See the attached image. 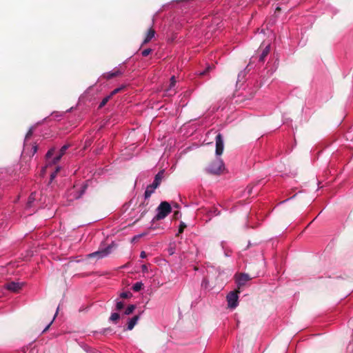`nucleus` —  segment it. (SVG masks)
Segmentation results:
<instances>
[{
	"mask_svg": "<svg viewBox=\"0 0 353 353\" xmlns=\"http://www.w3.org/2000/svg\"><path fill=\"white\" fill-rule=\"evenodd\" d=\"M224 170V163L219 158H216L206 168V171L212 174H220Z\"/></svg>",
	"mask_w": 353,
	"mask_h": 353,
	"instance_id": "f257e3e1",
	"label": "nucleus"
},
{
	"mask_svg": "<svg viewBox=\"0 0 353 353\" xmlns=\"http://www.w3.org/2000/svg\"><path fill=\"white\" fill-rule=\"evenodd\" d=\"M171 206L168 202H161L157 209L155 219L157 220L163 219L171 212Z\"/></svg>",
	"mask_w": 353,
	"mask_h": 353,
	"instance_id": "f03ea898",
	"label": "nucleus"
},
{
	"mask_svg": "<svg viewBox=\"0 0 353 353\" xmlns=\"http://www.w3.org/2000/svg\"><path fill=\"white\" fill-rule=\"evenodd\" d=\"M135 307H136L134 305H130L123 312L121 311L119 313H112V321H116L119 319L125 320L127 319L128 315H130L133 312V311L135 310Z\"/></svg>",
	"mask_w": 353,
	"mask_h": 353,
	"instance_id": "7ed1b4c3",
	"label": "nucleus"
},
{
	"mask_svg": "<svg viewBox=\"0 0 353 353\" xmlns=\"http://www.w3.org/2000/svg\"><path fill=\"white\" fill-rule=\"evenodd\" d=\"M86 189L85 185L81 186H76L74 185L72 189H70L68 192V197L70 201L74 199H78L81 197V196L84 194Z\"/></svg>",
	"mask_w": 353,
	"mask_h": 353,
	"instance_id": "20e7f679",
	"label": "nucleus"
},
{
	"mask_svg": "<svg viewBox=\"0 0 353 353\" xmlns=\"http://www.w3.org/2000/svg\"><path fill=\"white\" fill-rule=\"evenodd\" d=\"M110 253V245H108L103 248L99 249L97 251L88 254V258H95L97 260L103 259Z\"/></svg>",
	"mask_w": 353,
	"mask_h": 353,
	"instance_id": "39448f33",
	"label": "nucleus"
},
{
	"mask_svg": "<svg viewBox=\"0 0 353 353\" xmlns=\"http://www.w3.org/2000/svg\"><path fill=\"white\" fill-rule=\"evenodd\" d=\"M227 301L230 308H236L239 304V296L237 292H230L227 296Z\"/></svg>",
	"mask_w": 353,
	"mask_h": 353,
	"instance_id": "423d86ee",
	"label": "nucleus"
},
{
	"mask_svg": "<svg viewBox=\"0 0 353 353\" xmlns=\"http://www.w3.org/2000/svg\"><path fill=\"white\" fill-rule=\"evenodd\" d=\"M224 148V143L223 139L221 134L219 133L216 136V156H220L223 151Z\"/></svg>",
	"mask_w": 353,
	"mask_h": 353,
	"instance_id": "0eeeda50",
	"label": "nucleus"
},
{
	"mask_svg": "<svg viewBox=\"0 0 353 353\" xmlns=\"http://www.w3.org/2000/svg\"><path fill=\"white\" fill-rule=\"evenodd\" d=\"M23 283L20 282H10L6 285V288L13 292H17L23 286Z\"/></svg>",
	"mask_w": 353,
	"mask_h": 353,
	"instance_id": "6e6552de",
	"label": "nucleus"
},
{
	"mask_svg": "<svg viewBox=\"0 0 353 353\" xmlns=\"http://www.w3.org/2000/svg\"><path fill=\"white\" fill-rule=\"evenodd\" d=\"M250 279L248 274H241L236 278V285L239 288L245 285V283Z\"/></svg>",
	"mask_w": 353,
	"mask_h": 353,
	"instance_id": "1a4fd4ad",
	"label": "nucleus"
},
{
	"mask_svg": "<svg viewBox=\"0 0 353 353\" xmlns=\"http://www.w3.org/2000/svg\"><path fill=\"white\" fill-rule=\"evenodd\" d=\"M139 320V316L135 315L132 318L129 319L127 318L124 321H127V327L125 329L126 330H132L134 327L137 323L138 321Z\"/></svg>",
	"mask_w": 353,
	"mask_h": 353,
	"instance_id": "9d476101",
	"label": "nucleus"
},
{
	"mask_svg": "<svg viewBox=\"0 0 353 353\" xmlns=\"http://www.w3.org/2000/svg\"><path fill=\"white\" fill-rule=\"evenodd\" d=\"M134 210H136L137 213L139 214V215L137 214L133 216L137 221L141 219L147 212L146 207L143 203H140Z\"/></svg>",
	"mask_w": 353,
	"mask_h": 353,
	"instance_id": "9b49d317",
	"label": "nucleus"
},
{
	"mask_svg": "<svg viewBox=\"0 0 353 353\" xmlns=\"http://www.w3.org/2000/svg\"><path fill=\"white\" fill-rule=\"evenodd\" d=\"M68 148V145H63L60 149L59 154L52 159L51 163L56 164L61 159L62 156L65 154Z\"/></svg>",
	"mask_w": 353,
	"mask_h": 353,
	"instance_id": "f8f14e48",
	"label": "nucleus"
},
{
	"mask_svg": "<svg viewBox=\"0 0 353 353\" xmlns=\"http://www.w3.org/2000/svg\"><path fill=\"white\" fill-rule=\"evenodd\" d=\"M176 85V80L174 76L170 78V83L169 87L165 90V94L168 96H171L175 93L174 87Z\"/></svg>",
	"mask_w": 353,
	"mask_h": 353,
	"instance_id": "ddd939ff",
	"label": "nucleus"
},
{
	"mask_svg": "<svg viewBox=\"0 0 353 353\" xmlns=\"http://www.w3.org/2000/svg\"><path fill=\"white\" fill-rule=\"evenodd\" d=\"M154 35L155 31L153 29L150 28L146 34L145 38L144 39L143 43L145 44L148 42H149L152 38H154Z\"/></svg>",
	"mask_w": 353,
	"mask_h": 353,
	"instance_id": "4468645a",
	"label": "nucleus"
},
{
	"mask_svg": "<svg viewBox=\"0 0 353 353\" xmlns=\"http://www.w3.org/2000/svg\"><path fill=\"white\" fill-rule=\"evenodd\" d=\"M163 171H161L155 176L154 180L152 184L151 185L152 187H155V188H157L159 186L160 181L163 177Z\"/></svg>",
	"mask_w": 353,
	"mask_h": 353,
	"instance_id": "2eb2a0df",
	"label": "nucleus"
},
{
	"mask_svg": "<svg viewBox=\"0 0 353 353\" xmlns=\"http://www.w3.org/2000/svg\"><path fill=\"white\" fill-rule=\"evenodd\" d=\"M125 72L124 66H120L119 68H115L112 70V78L114 77H117Z\"/></svg>",
	"mask_w": 353,
	"mask_h": 353,
	"instance_id": "dca6fc26",
	"label": "nucleus"
},
{
	"mask_svg": "<svg viewBox=\"0 0 353 353\" xmlns=\"http://www.w3.org/2000/svg\"><path fill=\"white\" fill-rule=\"evenodd\" d=\"M155 189V187H152L151 185L148 186L144 193L145 199H148L154 192Z\"/></svg>",
	"mask_w": 353,
	"mask_h": 353,
	"instance_id": "f3484780",
	"label": "nucleus"
},
{
	"mask_svg": "<svg viewBox=\"0 0 353 353\" xmlns=\"http://www.w3.org/2000/svg\"><path fill=\"white\" fill-rule=\"evenodd\" d=\"M269 52H270V46L268 45L263 50V52H262L261 54L259 57V61H263L265 57L268 54Z\"/></svg>",
	"mask_w": 353,
	"mask_h": 353,
	"instance_id": "a211bd4d",
	"label": "nucleus"
},
{
	"mask_svg": "<svg viewBox=\"0 0 353 353\" xmlns=\"http://www.w3.org/2000/svg\"><path fill=\"white\" fill-rule=\"evenodd\" d=\"M143 284L142 282H137L135 283L133 285H132V290L134 291V292H139V290H141V288H143Z\"/></svg>",
	"mask_w": 353,
	"mask_h": 353,
	"instance_id": "6ab92c4d",
	"label": "nucleus"
},
{
	"mask_svg": "<svg viewBox=\"0 0 353 353\" xmlns=\"http://www.w3.org/2000/svg\"><path fill=\"white\" fill-rule=\"evenodd\" d=\"M110 99V95H108L106 96L103 100L100 103L99 105V108H101L102 107H103L106 103L107 102L109 101V99Z\"/></svg>",
	"mask_w": 353,
	"mask_h": 353,
	"instance_id": "aec40b11",
	"label": "nucleus"
},
{
	"mask_svg": "<svg viewBox=\"0 0 353 353\" xmlns=\"http://www.w3.org/2000/svg\"><path fill=\"white\" fill-rule=\"evenodd\" d=\"M61 168L59 166L56 168V170L50 174V181H52V180L56 177L57 172L60 170Z\"/></svg>",
	"mask_w": 353,
	"mask_h": 353,
	"instance_id": "412c9836",
	"label": "nucleus"
},
{
	"mask_svg": "<svg viewBox=\"0 0 353 353\" xmlns=\"http://www.w3.org/2000/svg\"><path fill=\"white\" fill-rule=\"evenodd\" d=\"M123 306H124V303L121 301H117L116 303V309L118 311H121L123 308Z\"/></svg>",
	"mask_w": 353,
	"mask_h": 353,
	"instance_id": "4be33fe9",
	"label": "nucleus"
},
{
	"mask_svg": "<svg viewBox=\"0 0 353 353\" xmlns=\"http://www.w3.org/2000/svg\"><path fill=\"white\" fill-rule=\"evenodd\" d=\"M54 151H55V149H54V148H51V149H50V150L48 151L47 154H46V158H47L48 159H50L52 157V155L54 154Z\"/></svg>",
	"mask_w": 353,
	"mask_h": 353,
	"instance_id": "5701e85b",
	"label": "nucleus"
},
{
	"mask_svg": "<svg viewBox=\"0 0 353 353\" xmlns=\"http://www.w3.org/2000/svg\"><path fill=\"white\" fill-rule=\"evenodd\" d=\"M32 132H33V128L31 127L30 128L28 132H27L26 135V138H25V141H27V139L32 136Z\"/></svg>",
	"mask_w": 353,
	"mask_h": 353,
	"instance_id": "b1692460",
	"label": "nucleus"
},
{
	"mask_svg": "<svg viewBox=\"0 0 353 353\" xmlns=\"http://www.w3.org/2000/svg\"><path fill=\"white\" fill-rule=\"evenodd\" d=\"M32 132H33V128L31 127L30 128L28 132H27L26 135V138H25V141H27V139L32 136Z\"/></svg>",
	"mask_w": 353,
	"mask_h": 353,
	"instance_id": "393cba45",
	"label": "nucleus"
},
{
	"mask_svg": "<svg viewBox=\"0 0 353 353\" xmlns=\"http://www.w3.org/2000/svg\"><path fill=\"white\" fill-rule=\"evenodd\" d=\"M151 49L150 48H147V49H145L142 51L141 54L143 57H146L148 56V54H150V53L151 52Z\"/></svg>",
	"mask_w": 353,
	"mask_h": 353,
	"instance_id": "a878e982",
	"label": "nucleus"
},
{
	"mask_svg": "<svg viewBox=\"0 0 353 353\" xmlns=\"http://www.w3.org/2000/svg\"><path fill=\"white\" fill-rule=\"evenodd\" d=\"M124 87H125V85H122V86H121V87H119V88H116V89H114V90H112V96L113 94H114L118 93V92H119L120 90H121Z\"/></svg>",
	"mask_w": 353,
	"mask_h": 353,
	"instance_id": "bb28decb",
	"label": "nucleus"
},
{
	"mask_svg": "<svg viewBox=\"0 0 353 353\" xmlns=\"http://www.w3.org/2000/svg\"><path fill=\"white\" fill-rule=\"evenodd\" d=\"M35 199V193L31 194L28 199V205H30V203L33 202V201Z\"/></svg>",
	"mask_w": 353,
	"mask_h": 353,
	"instance_id": "cd10ccee",
	"label": "nucleus"
},
{
	"mask_svg": "<svg viewBox=\"0 0 353 353\" xmlns=\"http://www.w3.org/2000/svg\"><path fill=\"white\" fill-rule=\"evenodd\" d=\"M145 234H146V233H142V234H138V235L134 236L132 238V241H136V240L139 239V238H141V237H142V236H145Z\"/></svg>",
	"mask_w": 353,
	"mask_h": 353,
	"instance_id": "c85d7f7f",
	"label": "nucleus"
},
{
	"mask_svg": "<svg viewBox=\"0 0 353 353\" xmlns=\"http://www.w3.org/2000/svg\"><path fill=\"white\" fill-rule=\"evenodd\" d=\"M186 227L185 224L183 223H181L179 229V233L183 232L184 228Z\"/></svg>",
	"mask_w": 353,
	"mask_h": 353,
	"instance_id": "c756f323",
	"label": "nucleus"
},
{
	"mask_svg": "<svg viewBox=\"0 0 353 353\" xmlns=\"http://www.w3.org/2000/svg\"><path fill=\"white\" fill-rule=\"evenodd\" d=\"M58 310H59V307L57 308V312H58ZM56 313H57V312H56ZM54 316H56V315H54ZM54 318H55V316H54L52 320H54ZM52 322H53V321H51L50 323L45 327V329L43 330V332H46L50 327V326L52 323Z\"/></svg>",
	"mask_w": 353,
	"mask_h": 353,
	"instance_id": "7c9ffc66",
	"label": "nucleus"
},
{
	"mask_svg": "<svg viewBox=\"0 0 353 353\" xmlns=\"http://www.w3.org/2000/svg\"><path fill=\"white\" fill-rule=\"evenodd\" d=\"M129 294H130L129 292H122L121 294V297H122V298H128L129 296Z\"/></svg>",
	"mask_w": 353,
	"mask_h": 353,
	"instance_id": "2f4dec72",
	"label": "nucleus"
},
{
	"mask_svg": "<svg viewBox=\"0 0 353 353\" xmlns=\"http://www.w3.org/2000/svg\"><path fill=\"white\" fill-rule=\"evenodd\" d=\"M141 270L143 271V272H148V267L146 265H143L141 266Z\"/></svg>",
	"mask_w": 353,
	"mask_h": 353,
	"instance_id": "473e14b6",
	"label": "nucleus"
},
{
	"mask_svg": "<svg viewBox=\"0 0 353 353\" xmlns=\"http://www.w3.org/2000/svg\"><path fill=\"white\" fill-rule=\"evenodd\" d=\"M32 150H33V151H32V155H34V154L37 152V145H33V146H32Z\"/></svg>",
	"mask_w": 353,
	"mask_h": 353,
	"instance_id": "72a5a7b5",
	"label": "nucleus"
},
{
	"mask_svg": "<svg viewBox=\"0 0 353 353\" xmlns=\"http://www.w3.org/2000/svg\"><path fill=\"white\" fill-rule=\"evenodd\" d=\"M140 257L144 259L146 257V253L144 251H142L140 254Z\"/></svg>",
	"mask_w": 353,
	"mask_h": 353,
	"instance_id": "f704fd0d",
	"label": "nucleus"
},
{
	"mask_svg": "<svg viewBox=\"0 0 353 353\" xmlns=\"http://www.w3.org/2000/svg\"><path fill=\"white\" fill-rule=\"evenodd\" d=\"M205 73H206V71H205V70H204V71H203V72H200V75H203V74H205Z\"/></svg>",
	"mask_w": 353,
	"mask_h": 353,
	"instance_id": "c9c22d12",
	"label": "nucleus"
},
{
	"mask_svg": "<svg viewBox=\"0 0 353 353\" xmlns=\"http://www.w3.org/2000/svg\"><path fill=\"white\" fill-rule=\"evenodd\" d=\"M214 214L215 215L219 214V212H217V210H214Z\"/></svg>",
	"mask_w": 353,
	"mask_h": 353,
	"instance_id": "e433bc0d",
	"label": "nucleus"
},
{
	"mask_svg": "<svg viewBox=\"0 0 353 353\" xmlns=\"http://www.w3.org/2000/svg\"><path fill=\"white\" fill-rule=\"evenodd\" d=\"M134 201L133 200H131L129 203V205H132V203H133Z\"/></svg>",
	"mask_w": 353,
	"mask_h": 353,
	"instance_id": "4c0bfd02",
	"label": "nucleus"
},
{
	"mask_svg": "<svg viewBox=\"0 0 353 353\" xmlns=\"http://www.w3.org/2000/svg\"><path fill=\"white\" fill-rule=\"evenodd\" d=\"M46 169H47V167L44 168L43 169V172H44L46 171Z\"/></svg>",
	"mask_w": 353,
	"mask_h": 353,
	"instance_id": "58836bf2",
	"label": "nucleus"
},
{
	"mask_svg": "<svg viewBox=\"0 0 353 353\" xmlns=\"http://www.w3.org/2000/svg\"><path fill=\"white\" fill-rule=\"evenodd\" d=\"M289 199H286V200H285V201H282V203H285V201H288Z\"/></svg>",
	"mask_w": 353,
	"mask_h": 353,
	"instance_id": "ea45409f",
	"label": "nucleus"
}]
</instances>
